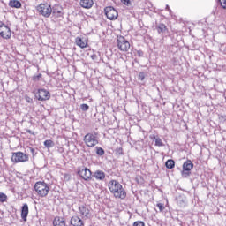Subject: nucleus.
<instances>
[{
	"label": "nucleus",
	"mask_w": 226,
	"mask_h": 226,
	"mask_svg": "<svg viewBox=\"0 0 226 226\" xmlns=\"http://www.w3.org/2000/svg\"><path fill=\"white\" fill-rule=\"evenodd\" d=\"M108 188L115 199H120L121 200L126 199V190H124V187H123L119 181L116 179L110 180L108 183Z\"/></svg>",
	"instance_id": "obj_1"
},
{
	"label": "nucleus",
	"mask_w": 226,
	"mask_h": 226,
	"mask_svg": "<svg viewBox=\"0 0 226 226\" xmlns=\"http://www.w3.org/2000/svg\"><path fill=\"white\" fill-rule=\"evenodd\" d=\"M34 191L36 192L38 197L41 199H45L50 192V187L49 184L45 183L44 181H38L34 184Z\"/></svg>",
	"instance_id": "obj_2"
},
{
	"label": "nucleus",
	"mask_w": 226,
	"mask_h": 226,
	"mask_svg": "<svg viewBox=\"0 0 226 226\" xmlns=\"http://www.w3.org/2000/svg\"><path fill=\"white\" fill-rule=\"evenodd\" d=\"M36 11L41 17L49 19L52 15V5L49 3H42L36 6Z\"/></svg>",
	"instance_id": "obj_3"
},
{
	"label": "nucleus",
	"mask_w": 226,
	"mask_h": 226,
	"mask_svg": "<svg viewBox=\"0 0 226 226\" xmlns=\"http://www.w3.org/2000/svg\"><path fill=\"white\" fill-rule=\"evenodd\" d=\"M34 98L38 100V102H48L50 100V92L45 88H38L34 92Z\"/></svg>",
	"instance_id": "obj_4"
},
{
	"label": "nucleus",
	"mask_w": 226,
	"mask_h": 226,
	"mask_svg": "<svg viewBox=\"0 0 226 226\" xmlns=\"http://www.w3.org/2000/svg\"><path fill=\"white\" fill-rule=\"evenodd\" d=\"M11 160L12 163H24L29 162V155L21 151L13 152Z\"/></svg>",
	"instance_id": "obj_5"
},
{
	"label": "nucleus",
	"mask_w": 226,
	"mask_h": 226,
	"mask_svg": "<svg viewBox=\"0 0 226 226\" xmlns=\"http://www.w3.org/2000/svg\"><path fill=\"white\" fill-rule=\"evenodd\" d=\"M117 49L121 51V52H128V50H130V41H128V40H126V38H124V36L122 35H118L117 37Z\"/></svg>",
	"instance_id": "obj_6"
},
{
	"label": "nucleus",
	"mask_w": 226,
	"mask_h": 226,
	"mask_svg": "<svg viewBox=\"0 0 226 226\" xmlns=\"http://www.w3.org/2000/svg\"><path fill=\"white\" fill-rule=\"evenodd\" d=\"M0 38L11 40V28L3 21H0Z\"/></svg>",
	"instance_id": "obj_7"
},
{
	"label": "nucleus",
	"mask_w": 226,
	"mask_h": 226,
	"mask_svg": "<svg viewBox=\"0 0 226 226\" xmlns=\"http://www.w3.org/2000/svg\"><path fill=\"white\" fill-rule=\"evenodd\" d=\"M83 140L87 147H94V146H98V137L96 134L88 132L85 135Z\"/></svg>",
	"instance_id": "obj_8"
},
{
	"label": "nucleus",
	"mask_w": 226,
	"mask_h": 226,
	"mask_svg": "<svg viewBox=\"0 0 226 226\" xmlns=\"http://www.w3.org/2000/svg\"><path fill=\"white\" fill-rule=\"evenodd\" d=\"M79 213L81 220H91L93 214L91 213V207L86 205L79 207Z\"/></svg>",
	"instance_id": "obj_9"
},
{
	"label": "nucleus",
	"mask_w": 226,
	"mask_h": 226,
	"mask_svg": "<svg viewBox=\"0 0 226 226\" xmlns=\"http://www.w3.org/2000/svg\"><path fill=\"white\" fill-rule=\"evenodd\" d=\"M78 176L84 179V181H91L93 179V172L87 167H79L77 171Z\"/></svg>",
	"instance_id": "obj_10"
},
{
	"label": "nucleus",
	"mask_w": 226,
	"mask_h": 226,
	"mask_svg": "<svg viewBox=\"0 0 226 226\" xmlns=\"http://www.w3.org/2000/svg\"><path fill=\"white\" fill-rule=\"evenodd\" d=\"M104 13H105L107 19H109V20H116L117 19V17H119V13L112 6L106 7L104 9Z\"/></svg>",
	"instance_id": "obj_11"
},
{
	"label": "nucleus",
	"mask_w": 226,
	"mask_h": 226,
	"mask_svg": "<svg viewBox=\"0 0 226 226\" xmlns=\"http://www.w3.org/2000/svg\"><path fill=\"white\" fill-rule=\"evenodd\" d=\"M192 169H193V162H192V160L185 161L183 164V177H188L191 174Z\"/></svg>",
	"instance_id": "obj_12"
},
{
	"label": "nucleus",
	"mask_w": 226,
	"mask_h": 226,
	"mask_svg": "<svg viewBox=\"0 0 226 226\" xmlns=\"http://www.w3.org/2000/svg\"><path fill=\"white\" fill-rule=\"evenodd\" d=\"M70 226H84V221L80 217L74 215L71 217Z\"/></svg>",
	"instance_id": "obj_13"
},
{
	"label": "nucleus",
	"mask_w": 226,
	"mask_h": 226,
	"mask_svg": "<svg viewBox=\"0 0 226 226\" xmlns=\"http://www.w3.org/2000/svg\"><path fill=\"white\" fill-rule=\"evenodd\" d=\"M94 4V1L93 0H80L79 5L81 8H84L85 10H91Z\"/></svg>",
	"instance_id": "obj_14"
},
{
	"label": "nucleus",
	"mask_w": 226,
	"mask_h": 226,
	"mask_svg": "<svg viewBox=\"0 0 226 226\" xmlns=\"http://www.w3.org/2000/svg\"><path fill=\"white\" fill-rule=\"evenodd\" d=\"M75 43L80 49H87L88 45L87 39H82L80 37H76Z\"/></svg>",
	"instance_id": "obj_15"
},
{
	"label": "nucleus",
	"mask_w": 226,
	"mask_h": 226,
	"mask_svg": "<svg viewBox=\"0 0 226 226\" xmlns=\"http://www.w3.org/2000/svg\"><path fill=\"white\" fill-rule=\"evenodd\" d=\"M27 215H29V206L25 203L21 208V218L23 222H27Z\"/></svg>",
	"instance_id": "obj_16"
},
{
	"label": "nucleus",
	"mask_w": 226,
	"mask_h": 226,
	"mask_svg": "<svg viewBox=\"0 0 226 226\" xmlns=\"http://www.w3.org/2000/svg\"><path fill=\"white\" fill-rule=\"evenodd\" d=\"M53 226H66V219L61 216L55 217L53 220Z\"/></svg>",
	"instance_id": "obj_17"
},
{
	"label": "nucleus",
	"mask_w": 226,
	"mask_h": 226,
	"mask_svg": "<svg viewBox=\"0 0 226 226\" xmlns=\"http://www.w3.org/2000/svg\"><path fill=\"white\" fill-rule=\"evenodd\" d=\"M51 13L55 19H61L63 17V11L59 6L54 7Z\"/></svg>",
	"instance_id": "obj_18"
},
{
	"label": "nucleus",
	"mask_w": 226,
	"mask_h": 226,
	"mask_svg": "<svg viewBox=\"0 0 226 226\" xmlns=\"http://www.w3.org/2000/svg\"><path fill=\"white\" fill-rule=\"evenodd\" d=\"M10 8H16L17 10L22 8V3L19 0H10L9 2Z\"/></svg>",
	"instance_id": "obj_19"
},
{
	"label": "nucleus",
	"mask_w": 226,
	"mask_h": 226,
	"mask_svg": "<svg viewBox=\"0 0 226 226\" xmlns=\"http://www.w3.org/2000/svg\"><path fill=\"white\" fill-rule=\"evenodd\" d=\"M94 177L99 181H103V179H105V173L103 171H96L94 173Z\"/></svg>",
	"instance_id": "obj_20"
},
{
	"label": "nucleus",
	"mask_w": 226,
	"mask_h": 226,
	"mask_svg": "<svg viewBox=\"0 0 226 226\" xmlns=\"http://www.w3.org/2000/svg\"><path fill=\"white\" fill-rule=\"evenodd\" d=\"M166 169H174V167H176V162H174V160L172 159H169L166 163Z\"/></svg>",
	"instance_id": "obj_21"
},
{
	"label": "nucleus",
	"mask_w": 226,
	"mask_h": 226,
	"mask_svg": "<svg viewBox=\"0 0 226 226\" xmlns=\"http://www.w3.org/2000/svg\"><path fill=\"white\" fill-rule=\"evenodd\" d=\"M157 31L158 33H165V31H167V26L163 23L159 24L157 26Z\"/></svg>",
	"instance_id": "obj_22"
},
{
	"label": "nucleus",
	"mask_w": 226,
	"mask_h": 226,
	"mask_svg": "<svg viewBox=\"0 0 226 226\" xmlns=\"http://www.w3.org/2000/svg\"><path fill=\"white\" fill-rule=\"evenodd\" d=\"M151 139H155V146H158L159 147H162V146H163V141H162V139L156 138V136H153L151 137Z\"/></svg>",
	"instance_id": "obj_23"
},
{
	"label": "nucleus",
	"mask_w": 226,
	"mask_h": 226,
	"mask_svg": "<svg viewBox=\"0 0 226 226\" xmlns=\"http://www.w3.org/2000/svg\"><path fill=\"white\" fill-rule=\"evenodd\" d=\"M45 147H52L54 146V141L52 139H47L44 141Z\"/></svg>",
	"instance_id": "obj_24"
},
{
	"label": "nucleus",
	"mask_w": 226,
	"mask_h": 226,
	"mask_svg": "<svg viewBox=\"0 0 226 226\" xmlns=\"http://www.w3.org/2000/svg\"><path fill=\"white\" fill-rule=\"evenodd\" d=\"M8 196L4 192H0V202H6Z\"/></svg>",
	"instance_id": "obj_25"
},
{
	"label": "nucleus",
	"mask_w": 226,
	"mask_h": 226,
	"mask_svg": "<svg viewBox=\"0 0 226 226\" xmlns=\"http://www.w3.org/2000/svg\"><path fill=\"white\" fill-rule=\"evenodd\" d=\"M96 154H98V156H103V154H105V150L102 147H96Z\"/></svg>",
	"instance_id": "obj_26"
},
{
	"label": "nucleus",
	"mask_w": 226,
	"mask_h": 226,
	"mask_svg": "<svg viewBox=\"0 0 226 226\" xmlns=\"http://www.w3.org/2000/svg\"><path fill=\"white\" fill-rule=\"evenodd\" d=\"M120 1L125 6H132V1L131 0H120Z\"/></svg>",
	"instance_id": "obj_27"
},
{
	"label": "nucleus",
	"mask_w": 226,
	"mask_h": 226,
	"mask_svg": "<svg viewBox=\"0 0 226 226\" xmlns=\"http://www.w3.org/2000/svg\"><path fill=\"white\" fill-rule=\"evenodd\" d=\"M72 179V176L68 173L64 174V181H70Z\"/></svg>",
	"instance_id": "obj_28"
},
{
	"label": "nucleus",
	"mask_w": 226,
	"mask_h": 226,
	"mask_svg": "<svg viewBox=\"0 0 226 226\" xmlns=\"http://www.w3.org/2000/svg\"><path fill=\"white\" fill-rule=\"evenodd\" d=\"M133 226H146V224H145L144 222H142V221H136V222L133 223Z\"/></svg>",
	"instance_id": "obj_29"
},
{
	"label": "nucleus",
	"mask_w": 226,
	"mask_h": 226,
	"mask_svg": "<svg viewBox=\"0 0 226 226\" xmlns=\"http://www.w3.org/2000/svg\"><path fill=\"white\" fill-rule=\"evenodd\" d=\"M80 107H81V109H82L84 112L89 110V105H87V104H81Z\"/></svg>",
	"instance_id": "obj_30"
},
{
	"label": "nucleus",
	"mask_w": 226,
	"mask_h": 226,
	"mask_svg": "<svg viewBox=\"0 0 226 226\" xmlns=\"http://www.w3.org/2000/svg\"><path fill=\"white\" fill-rule=\"evenodd\" d=\"M41 77V74L33 76L32 80H34V82H38V80H40Z\"/></svg>",
	"instance_id": "obj_31"
},
{
	"label": "nucleus",
	"mask_w": 226,
	"mask_h": 226,
	"mask_svg": "<svg viewBox=\"0 0 226 226\" xmlns=\"http://www.w3.org/2000/svg\"><path fill=\"white\" fill-rule=\"evenodd\" d=\"M157 207L162 212V211H163L165 209V205H163V203H158L157 204Z\"/></svg>",
	"instance_id": "obj_32"
},
{
	"label": "nucleus",
	"mask_w": 226,
	"mask_h": 226,
	"mask_svg": "<svg viewBox=\"0 0 226 226\" xmlns=\"http://www.w3.org/2000/svg\"><path fill=\"white\" fill-rule=\"evenodd\" d=\"M25 100L27 102V103H33V98H31L29 95H25Z\"/></svg>",
	"instance_id": "obj_33"
},
{
	"label": "nucleus",
	"mask_w": 226,
	"mask_h": 226,
	"mask_svg": "<svg viewBox=\"0 0 226 226\" xmlns=\"http://www.w3.org/2000/svg\"><path fill=\"white\" fill-rule=\"evenodd\" d=\"M146 79V74L144 72H139V80H144Z\"/></svg>",
	"instance_id": "obj_34"
},
{
	"label": "nucleus",
	"mask_w": 226,
	"mask_h": 226,
	"mask_svg": "<svg viewBox=\"0 0 226 226\" xmlns=\"http://www.w3.org/2000/svg\"><path fill=\"white\" fill-rule=\"evenodd\" d=\"M31 153H34V148L31 149Z\"/></svg>",
	"instance_id": "obj_35"
},
{
	"label": "nucleus",
	"mask_w": 226,
	"mask_h": 226,
	"mask_svg": "<svg viewBox=\"0 0 226 226\" xmlns=\"http://www.w3.org/2000/svg\"><path fill=\"white\" fill-rule=\"evenodd\" d=\"M27 133H32V132H31V130H27Z\"/></svg>",
	"instance_id": "obj_36"
}]
</instances>
